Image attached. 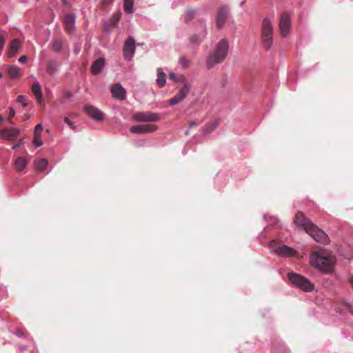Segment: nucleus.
I'll return each instance as SVG.
<instances>
[{"label": "nucleus", "mask_w": 353, "mask_h": 353, "mask_svg": "<svg viewBox=\"0 0 353 353\" xmlns=\"http://www.w3.org/2000/svg\"><path fill=\"white\" fill-rule=\"evenodd\" d=\"M197 126V123L195 121H191L189 125V128H195Z\"/></svg>", "instance_id": "obj_41"}, {"label": "nucleus", "mask_w": 353, "mask_h": 353, "mask_svg": "<svg viewBox=\"0 0 353 353\" xmlns=\"http://www.w3.org/2000/svg\"><path fill=\"white\" fill-rule=\"evenodd\" d=\"M67 97H70V93H68V94H67Z\"/></svg>", "instance_id": "obj_46"}, {"label": "nucleus", "mask_w": 353, "mask_h": 353, "mask_svg": "<svg viewBox=\"0 0 353 353\" xmlns=\"http://www.w3.org/2000/svg\"><path fill=\"white\" fill-rule=\"evenodd\" d=\"M280 32L282 37H286L290 30L291 21L290 14L284 12L281 14L279 23Z\"/></svg>", "instance_id": "obj_6"}, {"label": "nucleus", "mask_w": 353, "mask_h": 353, "mask_svg": "<svg viewBox=\"0 0 353 353\" xmlns=\"http://www.w3.org/2000/svg\"><path fill=\"white\" fill-rule=\"evenodd\" d=\"M112 1V0H103V3L104 6H106L109 5L110 3H111Z\"/></svg>", "instance_id": "obj_42"}, {"label": "nucleus", "mask_w": 353, "mask_h": 353, "mask_svg": "<svg viewBox=\"0 0 353 353\" xmlns=\"http://www.w3.org/2000/svg\"><path fill=\"white\" fill-rule=\"evenodd\" d=\"M64 122L72 129V130H75L76 129V126L73 124L72 122H71L69 119L68 117H65L64 119Z\"/></svg>", "instance_id": "obj_34"}, {"label": "nucleus", "mask_w": 353, "mask_h": 353, "mask_svg": "<svg viewBox=\"0 0 353 353\" xmlns=\"http://www.w3.org/2000/svg\"><path fill=\"white\" fill-rule=\"evenodd\" d=\"M190 88L188 84H184L179 90L178 94L173 98L169 99L168 103L171 106H174L181 102L188 94Z\"/></svg>", "instance_id": "obj_8"}, {"label": "nucleus", "mask_w": 353, "mask_h": 353, "mask_svg": "<svg viewBox=\"0 0 353 353\" xmlns=\"http://www.w3.org/2000/svg\"><path fill=\"white\" fill-rule=\"evenodd\" d=\"M17 101L21 103L23 107H26L27 105V103L25 101V97L22 95L18 96Z\"/></svg>", "instance_id": "obj_35"}, {"label": "nucleus", "mask_w": 353, "mask_h": 353, "mask_svg": "<svg viewBox=\"0 0 353 353\" xmlns=\"http://www.w3.org/2000/svg\"><path fill=\"white\" fill-rule=\"evenodd\" d=\"M229 11L230 10L227 6H222L220 8L216 19V26L219 29L221 28L225 23Z\"/></svg>", "instance_id": "obj_12"}, {"label": "nucleus", "mask_w": 353, "mask_h": 353, "mask_svg": "<svg viewBox=\"0 0 353 353\" xmlns=\"http://www.w3.org/2000/svg\"><path fill=\"white\" fill-rule=\"evenodd\" d=\"M121 14L120 12L115 14L112 20H111V25L115 26L118 21L120 20Z\"/></svg>", "instance_id": "obj_29"}, {"label": "nucleus", "mask_w": 353, "mask_h": 353, "mask_svg": "<svg viewBox=\"0 0 353 353\" xmlns=\"http://www.w3.org/2000/svg\"><path fill=\"white\" fill-rule=\"evenodd\" d=\"M335 261L334 256L325 250L314 252L310 256L311 264L326 274L332 272Z\"/></svg>", "instance_id": "obj_1"}, {"label": "nucleus", "mask_w": 353, "mask_h": 353, "mask_svg": "<svg viewBox=\"0 0 353 353\" xmlns=\"http://www.w3.org/2000/svg\"><path fill=\"white\" fill-rule=\"evenodd\" d=\"M190 41L192 43H198L200 41V39L199 38L198 36L193 35L192 37H191Z\"/></svg>", "instance_id": "obj_37"}, {"label": "nucleus", "mask_w": 353, "mask_h": 353, "mask_svg": "<svg viewBox=\"0 0 353 353\" xmlns=\"http://www.w3.org/2000/svg\"><path fill=\"white\" fill-rule=\"evenodd\" d=\"M19 133V130L17 128H10L1 130V136L3 139L13 141L14 140Z\"/></svg>", "instance_id": "obj_15"}, {"label": "nucleus", "mask_w": 353, "mask_h": 353, "mask_svg": "<svg viewBox=\"0 0 353 353\" xmlns=\"http://www.w3.org/2000/svg\"><path fill=\"white\" fill-rule=\"evenodd\" d=\"M105 65V61L103 58H99L97 59L94 63L92 64L91 66V71L93 74H99Z\"/></svg>", "instance_id": "obj_18"}, {"label": "nucleus", "mask_w": 353, "mask_h": 353, "mask_svg": "<svg viewBox=\"0 0 353 353\" xmlns=\"http://www.w3.org/2000/svg\"><path fill=\"white\" fill-rule=\"evenodd\" d=\"M185 134H186V135H187V134H188V131H186V132H185Z\"/></svg>", "instance_id": "obj_47"}, {"label": "nucleus", "mask_w": 353, "mask_h": 353, "mask_svg": "<svg viewBox=\"0 0 353 353\" xmlns=\"http://www.w3.org/2000/svg\"><path fill=\"white\" fill-rule=\"evenodd\" d=\"M294 223L299 229L305 231L316 241L321 243L328 242V237L325 232L313 224L312 222H294Z\"/></svg>", "instance_id": "obj_3"}, {"label": "nucleus", "mask_w": 353, "mask_h": 353, "mask_svg": "<svg viewBox=\"0 0 353 353\" xmlns=\"http://www.w3.org/2000/svg\"><path fill=\"white\" fill-rule=\"evenodd\" d=\"M27 59H28L27 56L26 55H23V56L19 57V61L21 62V63H25V62H26Z\"/></svg>", "instance_id": "obj_40"}, {"label": "nucleus", "mask_w": 353, "mask_h": 353, "mask_svg": "<svg viewBox=\"0 0 353 353\" xmlns=\"http://www.w3.org/2000/svg\"><path fill=\"white\" fill-rule=\"evenodd\" d=\"M135 51V41L132 37H129L125 42L123 47V55L127 60H130Z\"/></svg>", "instance_id": "obj_10"}, {"label": "nucleus", "mask_w": 353, "mask_h": 353, "mask_svg": "<svg viewBox=\"0 0 353 353\" xmlns=\"http://www.w3.org/2000/svg\"><path fill=\"white\" fill-rule=\"evenodd\" d=\"M42 130L43 128L41 124H37L34 128V135H41Z\"/></svg>", "instance_id": "obj_33"}, {"label": "nucleus", "mask_w": 353, "mask_h": 353, "mask_svg": "<svg viewBox=\"0 0 353 353\" xmlns=\"http://www.w3.org/2000/svg\"><path fill=\"white\" fill-rule=\"evenodd\" d=\"M27 164H28V161L26 159V158H24L23 157H19L15 159V161L14 162V169L17 172H21L26 167Z\"/></svg>", "instance_id": "obj_20"}, {"label": "nucleus", "mask_w": 353, "mask_h": 353, "mask_svg": "<svg viewBox=\"0 0 353 353\" xmlns=\"http://www.w3.org/2000/svg\"><path fill=\"white\" fill-rule=\"evenodd\" d=\"M14 114H15V111L12 108H11L10 109L9 116H8V121H10L11 122V119L14 116Z\"/></svg>", "instance_id": "obj_36"}, {"label": "nucleus", "mask_w": 353, "mask_h": 353, "mask_svg": "<svg viewBox=\"0 0 353 353\" xmlns=\"http://www.w3.org/2000/svg\"><path fill=\"white\" fill-rule=\"evenodd\" d=\"M261 37L262 45L265 50H270L273 44V26L268 18L264 19L262 21Z\"/></svg>", "instance_id": "obj_4"}, {"label": "nucleus", "mask_w": 353, "mask_h": 353, "mask_svg": "<svg viewBox=\"0 0 353 353\" xmlns=\"http://www.w3.org/2000/svg\"><path fill=\"white\" fill-rule=\"evenodd\" d=\"M8 75L12 79H17L21 76V70L16 65H12L8 68Z\"/></svg>", "instance_id": "obj_23"}, {"label": "nucleus", "mask_w": 353, "mask_h": 353, "mask_svg": "<svg viewBox=\"0 0 353 353\" xmlns=\"http://www.w3.org/2000/svg\"><path fill=\"white\" fill-rule=\"evenodd\" d=\"M65 29L68 33H71L74 28L75 17L72 14H67L63 19Z\"/></svg>", "instance_id": "obj_16"}, {"label": "nucleus", "mask_w": 353, "mask_h": 353, "mask_svg": "<svg viewBox=\"0 0 353 353\" xmlns=\"http://www.w3.org/2000/svg\"><path fill=\"white\" fill-rule=\"evenodd\" d=\"M288 277L293 285L303 291L311 292L314 290V285L307 279L300 274L289 273Z\"/></svg>", "instance_id": "obj_5"}, {"label": "nucleus", "mask_w": 353, "mask_h": 353, "mask_svg": "<svg viewBox=\"0 0 353 353\" xmlns=\"http://www.w3.org/2000/svg\"><path fill=\"white\" fill-rule=\"evenodd\" d=\"M2 77L1 74L0 73V78Z\"/></svg>", "instance_id": "obj_48"}, {"label": "nucleus", "mask_w": 353, "mask_h": 353, "mask_svg": "<svg viewBox=\"0 0 353 353\" xmlns=\"http://www.w3.org/2000/svg\"><path fill=\"white\" fill-rule=\"evenodd\" d=\"M20 47L21 43L19 40L17 39H13L10 43L9 50L8 52V57H14L19 52V49Z\"/></svg>", "instance_id": "obj_17"}, {"label": "nucleus", "mask_w": 353, "mask_h": 353, "mask_svg": "<svg viewBox=\"0 0 353 353\" xmlns=\"http://www.w3.org/2000/svg\"><path fill=\"white\" fill-rule=\"evenodd\" d=\"M33 144L36 147H39L43 144V142L41 139V135H34V138L33 140Z\"/></svg>", "instance_id": "obj_30"}, {"label": "nucleus", "mask_w": 353, "mask_h": 353, "mask_svg": "<svg viewBox=\"0 0 353 353\" xmlns=\"http://www.w3.org/2000/svg\"><path fill=\"white\" fill-rule=\"evenodd\" d=\"M5 44V39L3 37L0 36V52L2 50Z\"/></svg>", "instance_id": "obj_39"}, {"label": "nucleus", "mask_w": 353, "mask_h": 353, "mask_svg": "<svg viewBox=\"0 0 353 353\" xmlns=\"http://www.w3.org/2000/svg\"><path fill=\"white\" fill-rule=\"evenodd\" d=\"M32 92L35 96L38 103L39 104H41L43 101V97H42V92H41V87L39 82H34L32 85L31 88Z\"/></svg>", "instance_id": "obj_19"}, {"label": "nucleus", "mask_w": 353, "mask_h": 353, "mask_svg": "<svg viewBox=\"0 0 353 353\" xmlns=\"http://www.w3.org/2000/svg\"><path fill=\"white\" fill-rule=\"evenodd\" d=\"M229 43L227 39H221L216 46L214 51L208 56L206 65L212 68L216 64L222 63L228 53Z\"/></svg>", "instance_id": "obj_2"}, {"label": "nucleus", "mask_w": 353, "mask_h": 353, "mask_svg": "<svg viewBox=\"0 0 353 353\" xmlns=\"http://www.w3.org/2000/svg\"><path fill=\"white\" fill-rule=\"evenodd\" d=\"M194 15V12H190L188 13L187 17H185V21L188 22L189 20H190Z\"/></svg>", "instance_id": "obj_38"}, {"label": "nucleus", "mask_w": 353, "mask_h": 353, "mask_svg": "<svg viewBox=\"0 0 353 353\" xmlns=\"http://www.w3.org/2000/svg\"><path fill=\"white\" fill-rule=\"evenodd\" d=\"M180 64L183 66V68H188L190 65V61L185 57H181L179 59Z\"/></svg>", "instance_id": "obj_31"}, {"label": "nucleus", "mask_w": 353, "mask_h": 353, "mask_svg": "<svg viewBox=\"0 0 353 353\" xmlns=\"http://www.w3.org/2000/svg\"><path fill=\"white\" fill-rule=\"evenodd\" d=\"M274 252L277 255L283 257L295 256L297 254L296 251L292 248L285 245L278 246L275 248Z\"/></svg>", "instance_id": "obj_11"}, {"label": "nucleus", "mask_w": 353, "mask_h": 353, "mask_svg": "<svg viewBox=\"0 0 353 353\" xmlns=\"http://www.w3.org/2000/svg\"><path fill=\"white\" fill-rule=\"evenodd\" d=\"M19 145H20V143H17V144H16V145H13V146L12 147V148L13 150H14V149H16L17 148H18V147L19 146Z\"/></svg>", "instance_id": "obj_44"}, {"label": "nucleus", "mask_w": 353, "mask_h": 353, "mask_svg": "<svg viewBox=\"0 0 353 353\" xmlns=\"http://www.w3.org/2000/svg\"><path fill=\"white\" fill-rule=\"evenodd\" d=\"M157 130V126L152 124H143L133 125L130 128V132L135 134H145L154 132Z\"/></svg>", "instance_id": "obj_9"}, {"label": "nucleus", "mask_w": 353, "mask_h": 353, "mask_svg": "<svg viewBox=\"0 0 353 353\" xmlns=\"http://www.w3.org/2000/svg\"><path fill=\"white\" fill-rule=\"evenodd\" d=\"M157 83L161 88L166 83V74L161 68L157 69Z\"/></svg>", "instance_id": "obj_21"}, {"label": "nucleus", "mask_w": 353, "mask_h": 353, "mask_svg": "<svg viewBox=\"0 0 353 353\" xmlns=\"http://www.w3.org/2000/svg\"><path fill=\"white\" fill-rule=\"evenodd\" d=\"M3 120V118L0 116V121Z\"/></svg>", "instance_id": "obj_45"}, {"label": "nucleus", "mask_w": 353, "mask_h": 353, "mask_svg": "<svg viewBox=\"0 0 353 353\" xmlns=\"http://www.w3.org/2000/svg\"><path fill=\"white\" fill-rule=\"evenodd\" d=\"M293 221H310L306 219L305 214L302 212H298L296 213Z\"/></svg>", "instance_id": "obj_28"}, {"label": "nucleus", "mask_w": 353, "mask_h": 353, "mask_svg": "<svg viewBox=\"0 0 353 353\" xmlns=\"http://www.w3.org/2000/svg\"><path fill=\"white\" fill-rule=\"evenodd\" d=\"M59 65V64L57 61L54 60H50L48 62L46 72L49 74L52 75L57 71Z\"/></svg>", "instance_id": "obj_22"}, {"label": "nucleus", "mask_w": 353, "mask_h": 353, "mask_svg": "<svg viewBox=\"0 0 353 353\" xmlns=\"http://www.w3.org/2000/svg\"><path fill=\"white\" fill-rule=\"evenodd\" d=\"M170 78L172 79L174 81H183L185 77L183 76H181L179 78H177L174 73L170 74Z\"/></svg>", "instance_id": "obj_32"}, {"label": "nucleus", "mask_w": 353, "mask_h": 353, "mask_svg": "<svg viewBox=\"0 0 353 353\" xmlns=\"http://www.w3.org/2000/svg\"><path fill=\"white\" fill-rule=\"evenodd\" d=\"M134 118L140 122H154L160 120L159 114L149 112H138Z\"/></svg>", "instance_id": "obj_7"}, {"label": "nucleus", "mask_w": 353, "mask_h": 353, "mask_svg": "<svg viewBox=\"0 0 353 353\" xmlns=\"http://www.w3.org/2000/svg\"><path fill=\"white\" fill-rule=\"evenodd\" d=\"M52 48L55 52H59L62 49V41L61 39H56L52 43Z\"/></svg>", "instance_id": "obj_26"}, {"label": "nucleus", "mask_w": 353, "mask_h": 353, "mask_svg": "<svg viewBox=\"0 0 353 353\" xmlns=\"http://www.w3.org/2000/svg\"><path fill=\"white\" fill-rule=\"evenodd\" d=\"M350 283H351L352 286L353 287V275H352V276H350Z\"/></svg>", "instance_id": "obj_43"}, {"label": "nucleus", "mask_w": 353, "mask_h": 353, "mask_svg": "<svg viewBox=\"0 0 353 353\" xmlns=\"http://www.w3.org/2000/svg\"><path fill=\"white\" fill-rule=\"evenodd\" d=\"M134 1L133 0H124V10L127 13H132L134 12L133 8Z\"/></svg>", "instance_id": "obj_25"}, {"label": "nucleus", "mask_w": 353, "mask_h": 353, "mask_svg": "<svg viewBox=\"0 0 353 353\" xmlns=\"http://www.w3.org/2000/svg\"><path fill=\"white\" fill-rule=\"evenodd\" d=\"M85 112L93 119L96 121H102L103 114L98 108L90 105H86L84 108Z\"/></svg>", "instance_id": "obj_13"}, {"label": "nucleus", "mask_w": 353, "mask_h": 353, "mask_svg": "<svg viewBox=\"0 0 353 353\" xmlns=\"http://www.w3.org/2000/svg\"><path fill=\"white\" fill-rule=\"evenodd\" d=\"M35 168L39 172H43L48 165V161L46 159H41L35 161Z\"/></svg>", "instance_id": "obj_24"}, {"label": "nucleus", "mask_w": 353, "mask_h": 353, "mask_svg": "<svg viewBox=\"0 0 353 353\" xmlns=\"http://www.w3.org/2000/svg\"><path fill=\"white\" fill-rule=\"evenodd\" d=\"M219 123V120H216V121H213L212 123H211L208 125H206L205 127V129H204L205 132L210 133L218 126Z\"/></svg>", "instance_id": "obj_27"}, {"label": "nucleus", "mask_w": 353, "mask_h": 353, "mask_svg": "<svg viewBox=\"0 0 353 353\" xmlns=\"http://www.w3.org/2000/svg\"><path fill=\"white\" fill-rule=\"evenodd\" d=\"M112 97L119 100L125 98V90L120 83L114 84L111 88Z\"/></svg>", "instance_id": "obj_14"}]
</instances>
